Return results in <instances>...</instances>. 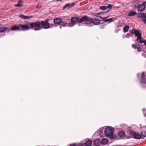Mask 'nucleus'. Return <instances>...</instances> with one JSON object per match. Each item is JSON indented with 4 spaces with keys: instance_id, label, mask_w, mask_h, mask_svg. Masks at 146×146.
<instances>
[{
    "instance_id": "cd10ccee",
    "label": "nucleus",
    "mask_w": 146,
    "mask_h": 146,
    "mask_svg": "<svg viewBox=\"0 0 146 146\" xmlns=\"http://www.w3.org/2000/svg\"><path fill=\"white\" fill-rule=\"evenodd\" d=\"M139 46V45H136L135 44H133L132 45V47L134 49H137Z\"/></svg>"
},
{
    "instance_id": "c03bdc74",
    "label": "nucleus",
    "mask_w": 146,
    "mask_h": 146,
    "mask_svg": "<svg viewBox=\"0 0 146 146\" xmlns=\"http://www.w3.org/2000/svg\"><path fill=\"white\" fill-rule=\"evenodd\" d=\"M143 3V4H144V5H145V6H146V2H144Z\"/></svg>"
},
{
    "instance_id": "7c9ffc66",
    "label": "nucleus",
    "mask_w": 146,
    "mask_h": 146,
    "mask_svg": "<svg viewBox=\"0 0 146 146\" xmlns=\"http://www.w3.org/2000/svg\"><path fill=\"white\" fill-rule=\"evenodd\" d=\"M41 4L40 3H38L36 6V8L37 9H39V8H40L41 7Z\"/></svg>"
},
{
    "instance_id": "4be33fe9",
    "label": "nucleus",
    "mask_w": 146,
    "mask_h": 146,
    "mask_svg": "<svg viewBox=\"0 0 146 146\" xmlns=\"http://www.w3.org/2000/svg\"><path fill=\"white\" fill-rule=\"evenodd\" d=\"M120 137H123L125 135V133L123 131H121L118 133Z\"/></svg>"
},
{
    "instance_id": "f257e3e1",
    "label": "nucleus",
    "mask_w": 146,
    "mask_h": 146,
    "mask_svg": "<svg viewBox=\"0 0 146 146\" xmlns=\"http://www.w3.org/2000/svg\"><path fill=\"white\" fill-rule=\"evenodd\" d=\"M48 19H46L41 22L36 21L31 23L29 25L31 28L34 27L33 29L35 31L41 30L43 28L45 29L50 28V24L48 23Z\"/></svg>"
},
{
    "instance_id": "ea45409f",
    "label": "nucleus",
    "mask_w": 146,
    "mask_h": 146,
    "mask_svg": "<svg viewBox=\"0 0 146 146\" xmlns=\"http://www.w3.org/2000/svg\"><path fill=\"white\" fill-rule=\"evenodd\" d=\"M142 21L144 22L146 24V19H143L141 20Z\"/></svg>"
},
{
    "instance_id": "8fccbe9b",
    "label": "nucleus",
    "mask_w": 146,
    "mask_h": 146,
    "mask_svg": "<svg viewBox=\"0 0 146 146\" xmlns=\"http://www.w3.org/2000/svg\"><path fill=\"white\" fill-rule=\"evenodd\" d=\"M139 74H137V76H138H138H139Z\"/></svg>"
},
{
    "instance_id": "aec40b11",
    "label": "nucleus",
    "mask_w": 146,
    "mask_h": 146,
    "mask_svg": "<svg viewBox=\"0 0 146 146\" xmlns=\"http://www.w3.org/2000/svg\"><path fill=\"white\" fill-rule=\"evenodd\" d=\"M104 127H101L97 131V132L99 133V134H101L103 133V130L104 129Z\"/></svg>"
},
{
    "instance_id": "a19ab883",
    "label": "nucleus",
    "mask_w": 146,
    "mask_h": 146,
    "mask_svg": "<svg viewBox=\"0 0 146 146\" xmlns=\"http://www.w3.org/2000/svg\"><path fill=\"white\" fill-rule=\"evenodd\" d=\"M5 34L4 33L3 34H1V33H0V37H1L2 36H4Z\"/></svg>"
},
{
    "instance_id": "ddd939ff",
    "label": "nucleus",
    "mask_w": 146,
    "mask_h": 146,
    "mask_svg": "<svg viewBox=\"0 0 146 146\" xmlns=\"http://www.w3.org/2000/svg\"><path fill=\"white\" fill-rule=\"evenodd\" d=\"M11 30L13 31H21V29L20 28L19 26H14L11 27Z\"/></svg>"
},
{
    "instance_id": "c756f323",
    "label": "nucleus",
    "mask_w": 146,
    "mask_h": 146,
    "mask_svg": "<svg viewBox=\"0 0 146 146\" xmlns=\"http://www.w3.org/2000/svg\"><path fill=\"white\" fill-rule=\"evenodd\" d=\"M108 11H109V10H108L107 12H99V13H98V14L102 15L105 14L108 12Z\"/></svg>"
},
{
    "instance_id": "3c124183",
    "label": "nucleus",
    "mask_w": 146,
    "mask_h": 146,
    "mask_svg": "<svg viewBox=\"0 0 146 146\" xmlns=\"http://www.w3.org/2000/svg\"><path fill=\"white\" fill-rule=\"evenodd\" d=\"M145 109H143V111H144L145 110Z\"/></svg>"
},
{
    "instance_id": "c85d7f7f",
    "label": "nucleus",
    "mask_w": 146,
    "mask_h": 146,
    "mask_svg": "<svg viewBox=\"0 0 146 146\" xmlns=\"http://www.w3.org/2000/svg\"><path fill=\"white\" fill-rule=\"evenodd\" d=\"M106 7H107V9H110V10H109V11L110 10H111V9L112 5L110 4H108V5L106 6Z\"/></svg>"
},
{
    "instance_id": "4c0bfd02",
    "label": "nucleus",
    "mask_w": 146,
    "mask_h": 146,
    "mask_svg": "<svg viewBox=\"0 0 146 146\" xmlns=\"http://www.w3.org/2000/svg\"><path fill=\"white\" fill-rule=\"evenodd\" d=\"M98 17H99V18H101V19H105L107 18L108 17H106L103 18V17H102L101 16H98Z\"/></svg>"
},
{
    "instance_id": "20e7f679",
    "label": "nucleus",
    "mask_w": 146,
    "mask_h": 146,
    "mask_svg": "<svg viewBox=\"0 0 146 146\" xmlns=\"http://www.w3.org/2000/svg\"><path fill=\"white\" fill-rule=\"evenodd\" d=\"M90 21L91 20L90 19V18H88L86 16H85L80 19H79V23H81L84 22L85 24L87 25L89 24V23Z\"/></svg>"
},
{
    "instance_id": "c9c22d12",
    "label": "nucleus",
    "mask_w": 146,
    "mask_h": 146,
    "mask_svg": "<svg viewBox=\"0 0 146 146\" xmlns=\"http://www.w3.org/2000/svg\"><path fill=\"white\" fill-rule=\"evenodd\" d=\"M137 50L138 52H140L141 51V50L140 48V47L139 46H138V48H137Z\"/></svg>"
},
{
    "instance_id": "2f4dec72",
    "label": "nucleus",
    "mask_w": 146,
    "mask_h": 146,
    "mask_svg": "<svg viewBox=\"0 0 146 146\" xmlns=\"http://www.w3.org/2000/svg\"><path fill=\"white\" fill-rule=\"evenodd\" d=\"M75 3H74V2L73 3H72L71 4V5H70V7H69L68 8L69 9V8H71V7H72L74 6V5H75Z\"/></svg>"
},
{
    "instance_id": "49530a36",
    "label": "nucleus",
    "mask_w": 146,
    "mask_h": 146,
    "mask_svg": "<svg viewBox=\"0 0 146 146\" xmlns=\"http://www.w3.org/2000/svg\"><path fill=\"white\" fill-rule=\"evenodd\" d=\"M66 7H65V6H64L63 7V9H64Z\"/></svg>"
},
{
    "instance_id": "412c9836",
    "label": "nucleus",
    "mask_w": 146,
    "mask_h": 146,
    "mask_svg": "<svg viewBox=\"0 0 146 146\" xmlns=\"http://www.w3.org/2000/svg\"><path fill=\"white\" fill-rule=\"evenodd\" d=\"M85 144L86 146H90L92 145V142L90 140H88L85 143Z\"/></svg>"
},
{
    "instance_id": "72a5a7b5",
    "label": "nucleus",
    "mask_w": 146,
    "mask_h": 146,
    "mask_svg": "<svg viewBox=\"0 0 146 146\" xmlns=\"http://www.w3.org/2000/svg\"><path fill=\"white\" fill-rule=\"evenodd\" d=\"M136 30H135L134 29H133L131 30V33L132 34H135V32H136Z\"/></svg>"
},
{
    "instance_id": "dca6fc26",
    "label": "nucleus",
    "mask_w": 146,
    "mask_h": 146,
    "mask_svg": "<svg viewBox=\"0 0 146 146\" xmlns=\"http://www.w3.org/2000/svg\"><path fill=\"white\" fill-rule=\"evenodd\" d=\"M144 40H143L141 38V36L137 37V41L139 43L142 44L143 43H144Z\"/></svg>"
},
{
    "instance_id": "6ab92c4d",
    "label": "nucleus",
    "mask_w": 146,
    "mask_h": 146,
    "mask_svg": "<svg viewBox=\"0 0 146 146\" xmlns=\"http://www.w3.org/2000/svg\"><path fill=\"white\" fill-rule=\"evenodd\" d=\"M135 36L137 37L141 36V33L138 30H136L135 32Z\"/></svg>"
},
{
    "instance_id": "6e6552de",
    "label": "nucleus",
    "mask_w": 146,
    "mask_h": 146,
    "mask_svg": "<svg viewBox=\"0 0 146 146\" xmlns=\"http://www.w3.org/2000/svg\"><path fill=\"white\" fill-rule=\"evenodd\" d=\"M79 18L78 17H72L70 20V21L73 23L71 24L70 23L69 27H71L75 25L74 23L78 21L79 22Z\"/></svg>"
},
{
    "instance_id": "0eeeda50",
    "label": "nucleus",
    "mask_w": 146,
    "mask_h": 146,
    "mask_svg": "<svg viewBox=\"0 0 146 146\" xmlns=\"http://www.w3.org/2000/svg\"><path fill=\"white\" fill-rule=\"evenodd\" d=\"M54 23L57 24H59L61 22H62V25L63 27H65V25H66L67 24V22H64L62 21V19L61 18H59L55 19L54 20Z\"/></svg>"
},
{
    "instance_id": "4468645a",
    "label": "nucleus",
    "mask_w": 146,
    "mask_h": 146,
    "mask_svg": "<svg viewBox=\"0 0 146 146\" xmlns=\"http://www.w3.org/2000/svg\"><path fill=\"white\" fill-rule=\"evenodd\" d=\"M7 28L4 26H0V32L3 33L7 30Z\"/></svg>"
},
{
    "instance_id": "f3484780",
    "label": "nucleus",
    "mask_w": 146,
    "mask_h": 146,
    "mask_svg": "<svg viewBox=\"0 0 146 146\" xmlns=\"http://www.w3.org/2000/svg\"><path fill=\"white\" fill-rule=\"evenodd\" d=\"M100 140L99 139H96L94 141V143L95 145L96 146H99L100 145Z\"/></svg>"
},
{
    "instance_id": "7ed1b4c3",
    "label": "nucleus",
    "mask_w": 146,
    "mask_h": 146,
    "mask_svg": "<svg viewBox=\"0 0 146 146\" xmlns=\"http://www.w3.org/2000/svg\"><path fill=\"white\" fill-rule=\"evenodd\" d=\"M30 24L28 22H26L23 24L19 25V26L22 28L21 31H26L29 29L30 27Z\"/></svg>"
},
{
    "instance_id": "a878e982",
    "label": "nucleus",
    "mask_w": 146,
    "mask_h": 146,
    "mask_svg": "<svg viewBox=\"0 0 146 146\" xmlns=\"http://www.w3.org/2000/svg\"><path fill=\"white\" fill-rule=\"evenodd\" d=\"M141 137H146V131H143L141 133Z\"/></svg>"
},
{
    "instance_id": "f03ea898",
    "label": "nucleus",
    "mask_w": 146,
    "mask_h": 146,
    "mask_svg": "<svg viewBox=\"0 0 146 146\" xmlns=\"http://www.w3.org/2000/svg\"><path fill=\"white\" fill-rule=\"evenodd\" d=\"M114 129L112 127L110 126H108L104 131V133L107 137L114 139L116 137V136L114 134Z\"/></svg>"
},
{
    "instance_id": "79ce46f5",
    "label": "nucleus",
    "mask_w": 146,
    "mask_h": 146,
    "mask_svg": "<svg viewBox=\"0 0 146 146\" xmlns=\"http://www.w3.org/2000/svg\"><path fill=\"white\" fill-rule=\"evenodd\" d=\"M70 3H68V4H66L65 5V7H67L68 6H70Z\"/></svg>"
},
{
    "instance_id": "864d4df0",
    "label": "nucleus",
    "mask_w": 146,
    "mask_h": 146,
    "mask_svg": "<svg viewBox=\"0 0 146 146\" xmlns=\"http://www.w3.org/2000/svg\"><path fill=\"white\" fill-rule=\"evenodd\" d=\"M106 0V1H108V0Z\"/></svg>"
},
{
    "instance_id": "393cba45",
    "label": "nucleus",
    "mask_w": 146,
    "mask_h": 146,
    "mask_svg": "<svg viewBox=\"0 0 146 146\" xmlns=\"http://www.w3.org/2000/svg\"><path fill=\"white\" fill-rule=\"evenodd\" d=\"M129 27L128 25H126L125 26L123 29L124 30V31L125 32H127L129 30Z\"/></svg>"
},
{
    "instance_id": "423d86ee",
    "label": "nucleus",
    "mask_w": 146,
    "mask_h": 146,
    "mask_svg": "<svg viewBox=\"0 0 146 146\" xmlns=\"http://www.w3.org/2000/svg\"><path fill=\"white\" fill-rule=\"evenodd\" d=\"M90 19L91 20V21H90V22L89 24L86 25V26L89 27H92L93 26L92 24V23L94 25H98L100 23V21L99 19H95L93 20L91 18H90Z\"/></svg>"
},
{
    "instance_id": "37998d69",
    "label": "nucleus",
    "mask_w": 146,
    "mask_h": 146,
    "mask_svg": "<svg viewBox=\"0 0 146 146\" xmlns=\"http://www.w3.org/2000/svg\"><path fill=\"white\" fill-rule=\"evenodd\" d=\"M144 43L145 45L146 46V40H144Z\"/></svg>"
},
{
    "instance_id": "9d476101",
    "label": "nucleus",
    "mask_w": 146,
    "mask_h": 146,
    "mask_svg": "<svg viewBox=\"0 0 146 146\" xmlns=\"http://www.w3.org/2000/svg\"><path fill=\"white\" fill-rule=\"evenodd\" d=\"M145 7L144 4L143 3L142 4L139 5L137 7V9L138 11L139 12L143 11L145 9Z\"/></svg>"
},
{
    "instance_id": "a211bd4d",
    "label": "nucleus",
    "mask_w": 146,
    "mask_h": 146,
    "mask_svg": "<svg viewBox=\"0 0 146 146\" xmlns=\"http://www.w3.org/2000/svg\"><path fill=\"white\" fill-rule=\"evenodd\" d=\"M137 13L134 11H132L130 12L128 15L129 16H134L136 15Z\"/></svg>"
},
{
    "instance_id": "de8ad7c7",
    "label": "nucleus",
    "mask_w": 146,
    "mask_h": 146,
    "mask_svg": "<svg viewBox=\"0 0 146 146\" xmlns=\"http://www.w3.org/2000/svg\"><path fill=\"white\" fill-rule=\"evenodd\" d=\"M80 23H79L78 24V25L79 26H80L81 25H80Z\"/></svg>"
},
{
    "instance_id": "b1692460",
    "label": "nucleus",
    "mask_w": 146,
    "mask_h": 146,
    "mask_svg": "<svg viewBox=\"0 0 146 146\" xmlns=\"http://www.w3.org/2000/svg\"><path fill=\"white\" fill-rule=\"evenodd\" d=\"M103 21L104 22H108L109 23H110L113 21V19L112 18H110L108 19H105Z\"/></svg>"
},
{
    "instance_id": "603ef678",
    "label": "nucleus",
    "mask_w": 146,
    "mask_h": 146,
    "mask_svg": "<svg viewBox=\"0 0 146 146\" xmlns=\"http://www.w3.org/2000/svg\"><path fill=\"white\" fill-rule=\"evenodd\" d=\"M123 38H125L124 36H123Z\"/></svg>"
},
{
    "instance_id": "e433bc0d",
    "label": "nucleus",
    "mask_w": 146,
    "mask_h": 146,
    "mask_svg": "<svg viewBox=\"0 0 146 146\" xmlns=\"http://www.w3.org/2000/svg\"><path fill=\"white\" fill-rule=\"evenodd\" d=\"M84 145L83 143H80L78 144L77 146H84Z\"/></svg>"
},
{
    "instance_id": "2eb2a0df",
    "label": "nucleus",
    "mask_w": 146,
    "mask_h": 146,
    "mask_svg": "<svg viewBox=\"0 0 146 146\" xmlns=\"http://www.w3.org/2000/svg\"><path fill=\"white\" fill-rule=\"evenodd\" d=\"M108 142V140L106 138H103L101 141V143L103 145L107 144Z\"/></svg>"
},
{
    "instance_id": "09e8293b",
    "label": "nucleus",
    "mask_w": 146,
    "mask_h": 146,
    "mask_svg": "<svg viewBox=\"0 0 146 146\" xmlns=\"http://www.w3.org/2000/svg\"><path fill=\"white\" fill-rule=\"evenodd\" d=\"M60 29H61V28H62V26H60Z\"/></svg>"
},
{
    "instance_id": "473e14b6",
    "label": "nucleus",
    "mask_w": 146,
    "mask_h": 146,
    "mask_svg": "<svg viewBox=\"0 0 146 146\" xmlns=\"http://www.w3.org/2000/svg\"><path fill=\"white\" fill-rule=\"evenodd\" d=\"M131 36V35L130 33H128L126 35V37L127 38H129Z\"/></svg>"
},
{
    "instance_id": "39448f33",
    "label": "nucleus",
    "mask_w": 146,
    "mask_h": 146,
    "mask_svg": "<svg viewBox=\"0 0 146 146\" xmlns=\"http://www.w3.org/2000/svg\"><path fill=\"white\" fill-rule=\"evenodd\" d=\"M129 134L133 136L134 138L136 139H141V135L139 133L133 131H130Z\"/></svg>"
},
{
    "instance_id": "f704fd0d",
    "label": "nucleus",
    "mask_w": 146,
    "mask_h": 146,
    "mask_svg": "<svg viewBox=\"0 0 146 146\" xmlns=\"http://www.w3.org/2000/svg\"><path fill=\"white\" fill-rule=\"evenodd\" d=\"M105 26L104 25H102L100 26V28L101 29H103L104 28Z\"/></svg>"
},
{
    "instance_id": "f8f14e48",
    "label": "nucleus",
    "mask_w": 146,
    "mask_h": 146,
    "mask_svg": "<svg viewBox=\"0 0 146 146\" xmlns=\"http://www.w3.org/2000/svg\"><path fill=\"white\" fill-rule=\"evenodd\" d=\"M24 2L22 0H19L17 4L15 5V6L20 7L23 6Z\"/></svg>"
},
{
    "instance_id": "a18cd8bd",
    "label": "nucleus",
    "mask_w": 146,
    "mask_h": 146,
    "mask_svg": "<svg viewBox=\"0 0 146 146\" xmlns=\"http://www.w3.org/2000/svg\"><path fill=\"white\" fill-rule=\"evenodd\" d=\"M144 116L145 117H146V113H144Z\"/></svg>"
},
{
    "instance_id": "9b49d317",
    "label": "nucleus",
    "mask_w": 146,
    "mask_h": 146,
    "mask_svg": "<svg viewBox=\"0 0 146 146\" xmlns=\"http://www.w3.org/2000/svg\"><path fill=\"white\" fill-rule=\"evenodd\" d=\"M19 17L24 19H28L33 17L32 16H25L22 14H20Z\"/></svg>"
},
{
    "instance_id": "1a4fd4ad",
    "label": "nucleus",
    "mask_w": 146,
    "mask_h": 146,
    "mask_svg": "<svg viewBox=\"0 0 146 146\" xmlns=\"http://www.w3.org/2000/svg\"><path fill=\"white\" fill-rule=\"evenodd\" d=\"M141 82L144 83H146V72H143L141 74Z\"/></svg>"
},
{
    "instance_id": "5701e85b",
    "label": "nucleus",
    "mask_w": 146,
    "mask_h": 146,
    "mask_svg": "<svg viewBox=\"0 0 146 146\" xmlns=\"http://www.w3.org/2000/svg\"><path fill=\"white\" fill-rule=\"evenodd\" d=\"M139 16L141 18L146 19V15L144 13H142L139 15Z\"/></svg>"
},
{
    "instance_id": "bb28decb",
    "label": "nucleus",
    "mask_w": 146,
    "mask_h": 146,
    "mask_svg": "<svg viewBox=\"0 0 146 146\" xmlns=\"http://www.w3.org/2000/svg\"><path fill=\"white\" fill-rule=\"evenodd\" d=\"M100 9L103 10H105L107 9V7L106 6H101L100 7Z\"/></svg>"
},
{
    "instance_id": "58836bf2",
    "label": "nucleus",
    "mask_w": 146,
    "mask_h": 146,
    "mask_svg": "<svg viewBox=\"0 0 146 146\" xmlns=\"http://www.w3.org/2000/svg\"><path fill=\"white\" fill-rule=\"evenodd\" d=\"M70 146H76V144L75 143H74L72 144H70Z\"/></svg>"
}]
</instances>
